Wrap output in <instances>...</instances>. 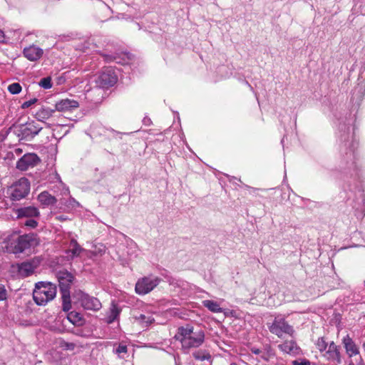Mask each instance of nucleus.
<instances>
[{"label": "nucleus", "mask_w": 365, "mask_h": 365, "mask_svg": "<svg viewBox=\"0 0 365 365\" xmlns=\"http://www.w3.org/2000/svg\"><path fill=\"white\" fill-rule=\"evenodd\" d=\"M71 249L68 252L72 254V257L79 256L81 252L83 251V248L78 245L77 241L72 239L70 242Z\"/></svg>", "instance_id": "c85d7f7f"}, {"label": "nucleus", "mask_w": 365, "mask_h": 365, "mask_svg": "<svg viewBox=\"0 0 365 365\" xmlns=\"http://www.w3.org/2000/svg\"><path fill=\"white\" fill-rule=\"evenodd\" d=\"M243 186L245 187V188H251V187H250L249 185H243Z\"/></svg>", "instance_id": "8fccbe9b"}, {"label": "nucleus", "mask_w": 365, "mask_h": 365, "mask_svg": "<svg viewBox=\"0 0 365 365\" xmlns=\"http://www.w3.org/2000/svg\"><path fill=\"white\" fill-rule=\"evenodd\" d=\"M57 219H58L59 220H66V218L65 217H63V216H62V215H61V216H58V217H57Z\"/></svg>", "instance_id": "49530a36"}, {"label": "nucleus", "mask_w": 365, "mask_h": 365, "mask_svg": "<svg viewBox=\"0 0 365 365\" xmlns=\"http://www.w3.org/2000/svg\"><path fill=\"white\" fill-rule=\"evenodd\" d=\"M193 357L200 361L210 360L211 355L209 353L202 351H195L192 354Z\"/></svg>", "instance_id": "c756f323"}, {"label": "nucleus", "mask_w": 365, "mask_h": 365, "mask_svg": "<svg viewBox=\"0 0 365 365\" xmlns=\"http://www.w3.org/2000/svg\"><path fill=\"white\" fill-rule=\"evenodd\" d=\"M202 303L205 307L213 313L222 312V309L220 307V304L215 301L207 299L203 300Z\"/></svg>", "instance_id": "393cba45"}, {"label": "nucleus", "mask_w": 365, "mask_h": 365, "mask_svg": "<svg viewBox=\"0 0 365 365\" xmlns=\"http://www.w3.org/2000/svg\"><path fill=\"white\" fill-rule=\"evenodd\" d=\"M68 320L75 326H80L83 324V317L81 313L72 311L67 314Z\"/></svg>", "instance_id": "a878e982"}, {"label": "nucleus", "mask_w": 365, "mask_h": 365, "mask_svg": "<svg viewBox=\"0 0 365 365\" xmlns=\"http://www.w3.org/2000/svg\"><path fill=\"white\" fill-rule=\"evenodd\" d=\"M5 39L4 33L2 30L0 29V42H4Z\"/></svg>", "instance_id": "37998d69"}, {"label": "nucleus", "mask_w": 365, "mask_h": 365, "mask_svg": "<svg viewBox=\"0 0 365 365\" xmlns=\"http://www.w3.org/2000/svg\"><path fill=\"white\" fill-rule=\"evenodd\" d=\"M21 86L19 83H13L8 86V91L11 94H18L21 91Z\"/></svg>", "instance_id": "72a5a7b5"}, {"label": "nucleus", "mask_w": 365, "mask_h": 365, "mask_svg": "<svg viewBox=\"0 0 365 365\" xmlns=\"http://www.w3.org/2000/svg\"><path fill=\"white\" fill-rule=\"evenodd\" d=\"M39 244V238L37 234L31 232L20 235L11 243L10 247L14 254H21L24 252L34 248Z\"/></svg>", "instance_id": "20e7f679"}, {"label": "nucleus", "mask_w": 365, "mask_h": 365, "mask_svg": "<svg viewBox=\"0 0 365 365\" xmlns=\"http://www.w3.org/2000/svg\"><path fill=\"white\" fill-rule=\"evenodd\" d=\"M38 101V99L36 98H34L29 101H25L23 103L21 106V108L22 109H26L31 106L32 105L35 104Z\"/></svg>", "instance_id": "58836bf2"}, {"label": "nucleus", "mask_w": 365, "mask_h": 365, "mask_svg": "<svg viewBox=\"0 0 365 365\" xmlns=\"http://www.w3.org/2000/svg\"><path fill=\"white\" fill-rule=\"evenodd\" d=\"M347 188L350 192H354L355 197L359 201L354 205V207L356 210H361L363 212H365V197L361 182L351 185L352 190L349 187Z\"/></svg>", "instance_id": "4468645a"}, {"label": "nucleus", "mask_w": 365, "mask_h": 365, "mask_svg": "<svg viewBox=\"0 0 365 365\" xmlns=\"http://www.w3.org/2000/svg\"><path fill=\"white\" fill-rule=\"evenodd\" d=\"M339 163L340 172L344 174V190L351 185L361 183L360 169L356 157L358 141L354 135L356 115L351 111H345L337 118Z\"/></svg>", "instance_id": "f257e3e1"}, {"label": "nucleus", "mask_w": 365, "mask_h": 365, "mask_svg": "<svg viewBox=\"0 0 365 365\" xmlns=\"http://www.w3.org/2000/svg\"><path fill=\"white\" fill-rule=\"evenodd\" d=\"M56 277L58 281V285L61 294L66 297L70 294L71 284L74 279V276L68 271L63 269L56 273Z\"/></svg>", "instance_id": "f8f14e48"}, {"label": "nucleus", "mask_w": 365, "mask_h": 365, "mask_svg": "<svg viewBox=\"0 0 365 365\" xmlns=\"http://www.w3.org/2000/svg\"><path fill=\"white\" fill-rule=\"evenodd\" d=\"M364 94V90L363 86H358L354 89L351 98L354 100L356 98V101H361Z\"/></svg>", "instance_id": "7c9ffc66"}, {"label": "nucleus", "mask_w": 365, "mask_h": 365, "mask_svg": "<svg viewBox=\"0 0 365 365\" xmlns=\"http://www.w3.org/2000/svg\"><path fill=\"white\" fill-rule=\"evenodd\" d=\"M120 312V309L118 307V305L113 302L110 309L109 314L107 317V322L108 324H111L115 321L118 319Z\"/></svg>", "instance_id": "bb28decb"}, {"label": "nucleus", "mask_w": 365, "mask_h": 365, "mask_svg": "<svg viewBox=\"0 0 365 365\" xmlns=\"http://www.w3.org/2000/svg\"><path fill=\"white\" fill-rule=\"evenodd\" d=\"M36 267L31 262H24L19 265V274L26 277L34 272Z\"/></svg>", "instance_id": "4be33fe9"}, {"label": "nucleus", "mask_w": 365, "mask_h": 365, "mask_svg": "<svg viewBox=\"0 0 365 365\" xmlns=\"http://www.w3.org/2000/svg\"><path fill=\"white\" fill-rule=\"evenodd\" d=\"M55 110V109L42 106L36 112L34 115L38 120L43 122L45 120H47L51 116H52Z\"/></svg>", "instance_id": "412c9836"}, {"label": "nucleus", "mask_w": 365, "mask_h": 365, "mask_svg": "<svg viewBox=\"0 0 365 365\" xmlns=\"http://www.w3.org/2000/svg\"><path fill=\"white\" fill-rule=\"evenodd\" d=\"M279 349L287 354H296L298 349L297 345L294 341H287L279 345Z\"/></svg>", "instance_id": "5701e85b"}, {"label": "nucleus", "mask_w": 365, "mask_h": 365, "mask_svg": "<svg viewBox=\"0 0 365 365\" xmlns=\"http://www.w3.org/2000/svg\"><path fill=\"white\" fill-rule=\"evenodd\" d=\"M61 346L65 350L73 351L76 347V344L73 342H67L63 341L61 342Z\"/></svg>", "instance_id": "4c0bfd02"}, {"label": "nucleus", "mask_w": 365, "mask_h": 365, "mask_svg": "<svg viewBox=\"0 0 365 365\" xmlns=\"http://www.w3.org/2000/svg\"><path fill=\"white\" fill-rule=\"evenodd\" d=\"M250 351L255 355H259L261 358L262 349L253 346L250 348Z\"/></svg>", "instance_id": "79ce46f5"}, {"label": "nucleus", "mask_w": 365, "mask_h": 365, "mask_svg": "<svg viewBox=\"0 0 365 365\" xmlns=\"http://www.w3.org/2000/svg\"><path fill=\"white\" fill-rule=\"evenodd\" d=\"M118 81V76L111 67L104 68L96 79L98 87L106 89L113 86Z\"/></svg>", "instance_id": "1a4fd4ad"}, {"label": "nucleus", "mask_w": 365, "mask_h": 365, "mask_svg": "<svg viewBox=\"0 0 365 365\" xmlns=\"http://www.w3.org/2000/svg\"><path fill=\"white\" fill-rule=\"evenodd\" d=\"M16 214L18 218H31L40 215L38 209L34 206L22 207L16 209Z\"/></svg>", "instance_id": "2eb2a0df"}, {"label": "nucleus", "mask_w": 365, "mask_h": 365, "mask_svg": "<svg viewBox=\"0 0 365 365\" xmlns=\"http://www.w3.org/2000/svg\"><path fill=\"white\" fill-rule=\"evenodd\" d=\"M76 297L78 302L84 309L96 312L100 310L102 307V304L98 298L91 296L82 291H78L76 293Z\"/></svg>", "instance_id": "9d476101"}, {"label": "nucleus", "mask_w": 365, "mask_h": 365, "mask_svg": "<svg viewBox=\"0 0 365 365\" xmlns=\"http://www.w3.org/2000/svg\"><path fill=\"white\" fill-rule=\"evenodd\" d=\"M316 345L321 352L325 351L327 347V343L323 338L319 339Z\"/></svg>", "instance_id": "c9c22d12"}, {"label": "nucleus", "mask_w": 365, "mask_h": 365, "mask_svg": "<svg viewBox=\"0 0 365 365\" xmlns=\"http://www.w3.org/2000/svg\"><path fill=\"white\" fill-rule=\"evenodd\" d=\"M39 162L40 159L36 154L26 153L17 161L16 168L21 171L27 170L36 166Z\"/></svg>", "instance_id": "ddd939ff"}, {"label": "nucleus", "mask_w": 365, "mask_h": 365, "mask_svg": "<svg viewBox=\"0 0 365 365\" xmlns=\"http://www.w3.org/2000/svg\"><path fill=\"white\" fill-rule=\"evenodd\" d=\"M230 365H238V364H236V363H235V362H232V363H231Z\"/></svg>", "instance_id": "603ef678"}, {"label": "nucleus", "mask_w": 365, "mask_h": 365, "mask_svg": "<svg viewBox=\"0 0 365 365\" xmlns=\"http://www.w3.org/2000/svg\"><path fill=\"white\" fill-rule=\"evenodd\" d=\"M328 359L336 362L338 364H341L342 360L340 354V347L336 346L334 341H331L327 351Z\"/></svg>", "instance_id": "f3484780"}, {"label": "nucleus", "mask_w": 365, "mask_h": 365, "mask_svg": "<svg viewBox=\"0 0 365 365\" xmlns=\"http://www.w3.org/2000/svg\"><path fill=\"white\" fill-rule=\"evenodd\" d=\"M161 282V279L153 274L139 278L135 286V292L145 295L153 291Z\"/></svg>", "instance_id": "423d86ee"}, {"label": "nucleus", "mask_w": 365, "mask_h": 365, "mask_svg": "<svg viewBox=\"0 0 365 365\" xmlns=\"http://www.w3.org/2000/svg\"><path fill=\"white\" fill-rule=\"evenodd\" d=\"M63 194H65V195L69 194V189H68V187H66L64 189Z\"/></svg>", "instance_id": "c03bdc74"}, {"label": "nucleus", "mask_w": 365, "mask_h": 365, "mask_svg": "<svg viewBox=\"0 0 365 365\" xmlns=\"http://www.w3.org/2000/svg\"><path fill=\"white\" fill-rule=\"evenodd\" d=\"M42 130L38 123L31 121L26 124H21L15 129V134L21 139L31 140Z\"/></svg>", "instance_id": "6e6552de"}, {"label": "nucleus", "mask_w": 365, "mask_h": 365, "mask_svg": "<svg viewBox=\"0 0 365 365\" xmlns=\"http://www.w3.org/2000/svg\"><path fill=\"white\" fill-rule=\"evenodd\" d=\"M145 318V316L144 314H140V319H144Z\"/></svg>", "instance_id": "09e8293b"}, {"label": "nucleus", "mask_w": 365, "mask_h": 365, "mask_svg": "<svg viewBox=\"0 0 365 365\" xmlns=\"http://www.w3.org/2000/svg\"><path fill=\"white\" fill-rule=\"evenodd\" d=\"M61 204L64 206V210L70 212L80 207V204L73 197H70L68 199H62Z\"/></svg>", "instance_id": "b1692460"}, {"label": "nucleus", "mask_w": 365, "mask_h": 365, "mask_svg": "<svg viewBox=\"0 0 365 365\" xmlns=\"http://www.w3.org/2000/svg\"><path fill=\"white\" fill-rule=\"evenodd\" d=\"M103 58L107 62L115 61L120 64H126L130 60L129 53H114V54H104Z\"/></svg>", "instance_id": "6ab92c4d"}, {"label": "nucleus", "mask_w": 365, "mask_h": 365, "mask_svg": "<svg viewBox=\"0 0 365 365\" xmlns=\"http://www.w3.org/2000/svg\"><path fill=\"white\" fill-rule=\"evenodd\" d=\"M24 225L34 229L37 227L38 222L36 220H34V217L27 218V220H26V221L24 222Z\"/></svg>", "instance_id": "e433bc0d"}, {"label": "nucleus", "mask_w": 365, "mask_h": 365, "mask_svg": "<svg viewBox=\"0 0 365 365\" xmlns=\"http://www.w3.org/2000/svg\"><path fill=\"white\" fill-rule=\"evenodd\" d=\"M342 344L350 358L348 365H365L359 354L358 346L348 334L343 338Z\"/></svg>", "instance_id": "0eeeda50"}, {"label": "nucleus", "mask_w": 365, "mask_h": 365, "mask_svg": "<svg viewBox=\"0 0 365 365\" xmlns=\"http://www.w3.org/2000/svg\"><path fill=\"white\" fill-rule=\"evenodd\" d=\"M56 177L57 178V180L62 184V182L61 180V178L59 176V175L58 173H56Z\"/></svg>", "instance_id": "a18cd8bd"}, {"label": "nucleus", "mask_w": 365, "mask_h": 365, "mask_svg": "<svg viewBox=\"0 0 365 365\" xmlns=\"http://www.w3.org/2000/svg\"><path fill=\"white\" fill-rule=\"evenodd\" d=\"M128 351V348L126 345L120 344L118 347L115 349V353L118 354L120 357H123L121 356L122 354H126Z\"/></svg>", "instance_id": "f704fd0d"}, {"label": "nucleus", "mask_w": 365, "mask_h": 365, "mask_svg": "<svg viewBox=\"0 0 365 365\" xmlns=\"http://www.w3.org/2000/svg\"><path fill=\"white\" fill-rule=\"evenodd\" d=\"M292 365H310V361L307 359L301 361L295 360L292 362Z\"/></svg>", "instance_id": "a19ab883"}, {"label": "nucleus", "mask_w": 365, "mask_h": 365, "mask_svg": "<svg viewBox=\"0 0 365 365\" xmlns=\"http://www.w3.org/2000/svg\"><path fill=\"white\" fill-rule=\"evenodd\" d=\"M274 356V349L270 345L266 344L262 349L261 359L265 361H269V359Z\"/></svg>", "instance_id": "cd10ccee"}, {"label": "nucleus", "mask_w": 365, "mask_h": 365, "mask_svg": "<svg viewBox=\"0 0 365 365\" xmlns=\"http://www.w3.org/2000/svg\"><path fill=\"white\" fill-rule=\"evenodd\" d=\"M269 331L278 337H282L283 334L292 336L294 330L284 318L276 317L272 324L269 326Z\"/></svg>", "instance_id": "9b49d317"}, {"label": "nucleus", "mask_w": 365, "mask_h": 365, "mask_svg": "<svg viewBox=\"0 0 365 365\" xmlns=\"http://www.w3.org/2000/svg\"><path fill=\"white\" fill-rule=\"evenodd\" d=\"M39 86L44 89H49L52 87L51 78L50 76L43 78L38 82Z\"/></svg>", "instance_id": "473e14b6"}, {"label": "nucleus", "mask_w": 365, "mask_h": 365, "mask_svg": "<svg viewBox=\"0 0 365 365\" xmlns=\"http://www.w3.org/2000/svg\"><path fill=\"white\" fill-rule=\"evenodd\" d=\"M56 295V284L49 282H38L36 283L33 292V299L39 306H45L53 300Z\"/></svg>", "instance_id": "7ed1b4c3"}, {"label": "nucleus", "mask_w": 365, "mask_h": 365, "mask_svg": "<svg viewBox=\"0 0 365 365\" xmlns=\"http://www.w3.org/2000/svg\"><path fill=\"white\" fill-rule=\"evenodd\" d=\"M38 200L44 206L53 205L57 202V199L47 191L41 192L38 195Z\"/></svg>", "instance_id": "aec40b11"}, {"label": "nucleus", "mask_w": 365, "mask_h": 365, "mask_svg": "<svg viewBox=\"0 0 365 365\" xmlns=\"http://www.w3.org/2000/svg\"><path fill=\"white\" fill-rule=\"evenodd\" d=\"M61 298H62V309H63V311L68 312L71 308L70 294H68V296L66 297L64 296L63 294H61Z\"/></svg>", "instance_id": "2f4dec72"}, {"label": "nucleus", "mask_w": 365, "mask_h": 365, "mask_svg": "<svg viewBox=\"0 0 365 365\" xmlns=\"http://www.w3.org/2000/svg\"><path fill=\"white\" fill-rule=\"evenodd\" d=\"M24 56L31 61L38 60L43 55V51L41 48L34 45L26 47L24 49Z\"/></svg>", "instance_id": "dca6fc26"}, {"label": "nucleus", "mask_w": 365, "mask_h": 365, "mask_svg": "<svg viewBox=\"0 0 365 365\" xmlns=\"http://www.w3.org/2000/svg\"><path fill=\"white\" fill-rule=\"evenodd\" d=\"M30 192V182L26 178H21L14 182L9 189L10 199L13 201H19L25 198Z\"/></svg>", "instance_id": "39448f33"}, {"label": "nucleus", "mask_w": 365, "mask_h": 365, "mask_svg": "<svg viewBox=\"0 0 365 365\" xmlns=\"http://www.w3.org/2000/svg\"><path fill=\"white\" fill-rule=\"evenodd\" d=\"M143 121H144V123H145V124H147V123L150 122V119H144V120H143Z\"/></svg>", "instance_id": "de8ad7c7"}, {"label": "nucleus", "mask_w": 365, "mask_h": 365, "mask_svg": "<svg viewBox=\"0 0 365 365\" xmlns=\"http://www.w3.org/2000/svg\"><path fill=\"white\" fill-rule=\"evenodd\" d=\"M7 292L4 285L0 284V301L6 299Z\"/></svg>", "instance_id": "ea45409f"}, {"label": "nucleus", "mask_w": 365, "mask_h": 365, "mask_svg": "<svg viewBox=\"0 0 365 365\" xmlns=\"http://www.w3.org/2000/svg\"><path fill=\"white\" fill-rule=\"evenodd\" d=\"M237 180V178L235 177H232V180Z\"/></svg>", "instance_id": "864d4df0"}, {"label": "nucleus", "mask_w": 365, "mask_h": 365, "mask_svg": "<svg viewBox=\"0 0 365 365\" xmlns=\"http://www.w3.org/2000/svg\"><path fill=\"white\" fill-rule=\"evenodd\" d=\"M79 106L78 101L73 99H63L56 103L55 110L58 111L71 110Z\"/></svg>", "instance_id": "a211bd4d"}, {"label": "nucleus", "mask_w": 365, "mask_h": 365, "mask_svg": "<svg viewBox=\"0 0 365 365\" xmlns=\"http://www.w3.org/2000/svg\"><path fill=\"white\" fill-rule=\"evenodd\" d=\"M175 338L181 342L183 349L197 348L204 342L205 333L201 329L195 330L192 326L186 324L178 329Z\"/></svg>", "instance_id": "f03ea898"}, {"label": "nucleus", "mask_w": 365, "mask_h": 365, "mask_svg": "<svg viewBox=\"0 0 365 365\" xmlns=\"http://www.w3.org/2000/svg\"><path fill=\"white\" fill-rule=\"evenodd\" d=\"M110 132L113 133H118L116 131H115L114 130H111Z\"/></svg>", "instance_id": "3c124183"}]
</instances>
